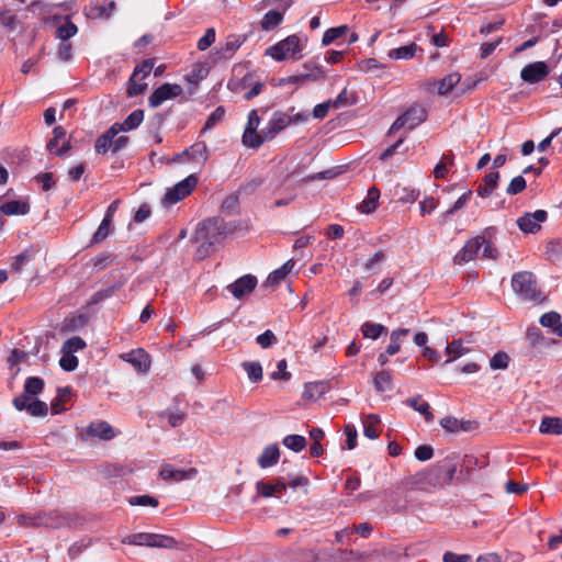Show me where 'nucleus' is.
<instances>
[{"mask_svg":"<svg viewBox=\"0 0 562 562\" xmlns=\"http://www.w3.org/2000/svg\"><path fill=\"white\" fill-rule=\"evenodd\" d=\"M235 226L226 223L223 218L212 217L196 226L193 241L200 246H215L225 241L226 237L233 234Z\"/></svg>","mask_w":562,"mask_h":562,"instance_id":"f257e3e1","label":"nucleus"},{"mask_svg":"<svg viewBox=\"0 0 562 562\" xmlns=\"http://www.w3.org/2000/svg\"><path fill=\"white\" fill-rule=\"evenodd\" d=\"M71 521L68 514L55 509L21 514L16 517L19 526L24 528L59 529L70 526Z\"/></svg>","mask_w":562,"mask_h":562,"instance_id":"f03ea898","label":"nucleus"},{"mask_svg":"<svg viewBox=\"0 0 562 562\" xmlns=\"http://www.w3.org/2000/svg\"><path fill=\"white\" fill-rule=\"evenodd\" d=\"M459 457L456 453L447 456L437 462L431 469L420 473V481L432 486H445L457 482Z\"/></svg>","mask_w":562,"mask_h":562,"instance_id":"7ed1b4c3","label":"nucleus"},{"mask_svg":"<svg viewBox=\"0 0 562 562\" xmlns=\"http://www.w3.org/2000/svg\"><path fill=\"white\" fill-rule=\"evenodd\" d=\"M512 288L522 301L539 304L544 300L537 288V279L530 271L515 273L512 278Z\"/></svg>","mask_w":562,"mask_h":562,"instance_id":"20e7f679","label":"nucleus"},{"mask_svg":"<svg viewBox=\"0 0 562 562\" xmlns=\"http://www.w3.org/2000/svg\"><path fill=\"white\" fill-rule=\"evenodd\" d=\"M125 544L144 546L149 548L176 549L178 541L167 535L138 532L128 535L122 540Z\"/></svg>","mask_w":562,"mask_h":562,"instance_id":"39448f33","label":"nucleus"},{"mask_svg":"<svg viewBox=\"0 0 562 562\" xmlns=\"http://www.w3.org/2000/svg\"><path fill=\"white\" fill-rule=\"evenodd\" d=\"M302 48L299 36L293 34L270 46L266 50V54L278 61L284 60L285 58L297 59L301 57Z\"/></svg>","mask_w":562,"mask_h":562,"instance_id":"423d86ee","label":"nucleus"},{"mask_svg":"<svg viewBox=\"0 0 562 562\" xmlns=\"http://www.w3.org/2000/svg\"><path fill=\"white\" fill-rule=\"evenodd\" d=\"M427 110L423 105H412L394 121L387 134H393L403 127H406L407 130L411 131L416 126L420 125L423 122H425L427 120Z\"/></svg>","mask_w":562,"mask_h":562,"instance_id":"0eeeda50","label":"nucleus"},{"mask_svg":"<svg viewBox=\"0 0 562 562\" xmlns=\"http://www.w3.org/2000/svg\"><path fill=\"white\" fill-rule=\"evenodd\" d=\"M260 125V117L257 110H251L248 113L247 123L241 137V143L245 147L258 149L263 144V127L258 132Z\"/></svg>","mask_w":562,"mask_h":562,"instance_id":"6e6552de","label":"nucleus"},{"mask_svg":"<svg viewBox=\"0 0 562 562\" xmlns=\"http://www.w3.org/2000/svg\"><path fill=\"white\" fill-rule=\"evenodd\" d=\"M198 178L194 175H190L183 180L179 181L172 188L168 189L164 196V204L166 206L173 205L180 200L188 196L193 189L196 187Z\"/></svg>","mask_w":562,"mask_h":562,"instance_id":"1a4fd4ad","label":"nucleus"},{"mask_svg":"<svg viewBox=\"0 0 562 562\" xmlns=\"http://www.w3.org/2000/svg\"><path fill=\"white\" fill-rule=\"evenodd\" d=\"M79 437L82 441H91L94 439L108 441L115 437V432L108 422L97 420L90 423L85 429H81Z\"/></svg>","mask_w":562,"mask_h":562,"instance_id":"9d476101","label":"nucleus"},{"mask_svg":"<svg viewBox=\"0 0 562 562\" xmlns=\"http://www.w3.org/2000/svg\"><path fill=\"white\" fill-rule=\"evenodd\" d=\"M290 125H292L291 114L276 111L263 126V143L272 140Z\"/></svg>","mask_w":562,"mask_h":562,"instance_id":"9b49d317","label":"nucleus"},{"mask_svg":"<svg viewBox=\"0 0 562 562\" xmlns=\"http://www.w3.org/2000/svg\"><path fill=\"white\" fill-rule=\"evenodd\" d=\"M182 93V88L177 83H164L148 98V103L151 108H158L167 100L173 99Z\"/></svg>","mask_w":562,"mask_h":562,"instance_id":"f8f14e48","label":"nucleus"},{"mask_svg":"<svg viewBox=\"0 0 562 562\" xmlns=\"http://www.w3.org/2000/svg\"><path fill=\"white\" fill-rule=\"evenodd\" d=\"M488 464L485 457H476L474 454H465L460 465V471L457 476L458 483H463L471 480V474L475 469H483Z\"/></svg>","mask_w":562,"mask_h":562,"instance_id":"ddd939ff","label":"nucleus"},{"mask_svg":"<svg viewBox=\"0 0 562 562\" xmlns=\"http://www.w3.org/2000/svg\"><path fill=\"white\" fill-rule=\"evenodd\" d=\"M247 34H229L223 42L216 47V54L220 59H227L240 48V46L247 41Z\"/></svg>","mask_w":562,"mask_h":562,"instance_id":"4468645a","label":"nucleus"},{"mask_svg":"<svg viewBox=\"0 0 562 562\" xmlns=\"http://www.w3.org/2000/svg\"><path fill=\"white\" fill-rule=\"evenodd\" d=\"M548 217L544 210H537L532 213H526L517 220V225L524 233L533 234L540 229L541 223Z\"/></svg>","mask_w":562,"mask_h":562,"instance_id":"2eb2a0df","label":"nucleus"},{"mask_svg":"<svg viewBox=\"0 0 562 562\" xmlns=\"http://www.w3.org/2000/svg\"><path fill=\"white\" fill-rule=\"evenodd\" d=\"M30 400L29 396L19 395L13 398V406L20 412L26 409L32 416L43 417L47 415L48 406L45 402L35 400L29 403Z\"/></svg>","mask_w":562,"mask_h":562,"instance_id":"dca6fc26","label":"nucleus"},{"mask_svg":"<svg viewBox=\"0 0 562 562\" xmlns=\"http://www.w3.org/2000/svg\"><path fill=\"white\" fill-rule=\"evenodd\" d=\"M257 283L258 281L255 276L246 274L238 278L233 283L228 284L226 289L235 299L240 300L245 295L251 293L256 289Z\"/></svg>","mask_w":562,"mask_h":562,"instance_id":"f3484780","label":"nucleus"},{"mask_svg":"<svg viewBox=\"0 0 562 562\" xmlns=\"http://www.w3.org/2000/svg\"><path fill=\"white\" fill-rule=\"evenodd\" d=\"M548 74L549 68L544 61H535L521 69L520 77L525 82L537 83L543 80Z\"/></svg>","mask_w":562,"mask_h":562,"instance_id":"a211bd4d","label":"nucleus"},{"mask_svg":"<svg viewBox=\"0 0 562 562\" xmlns=\"http://www.w3.org/2000/svg\"><path fill=\"white\" fill-rule=\"evenodd\" d=\"M115 9L114 1H104L102 3L91 2L85 8V15L90 20H108Z\"/></svg>","mask_w":562,"mask_h":562,"instance_id":"6ab92c4d","label":"nucleus"},{"mask_svg":"<svg viewBox=\"0 0 562 562\" xmlns=\"http://www.w3.org/2000/svg\"><path fill=\"white\" fill-rule=\"evenodd\" d=\"M53 138L48 140L46 147L49 153L63 157L70 149L69 142H64V144L59 146V142L66 137V130L63 126H56L53 130Z\"/></svg>","mask_w":562,"mask_h":562,"instance_id":"aec40b11","label":"nucleus"},{"mask_svg":"<svg viewBox=\"0 0 562 562\" xmlns=\"http://www.w3.org/2000/svg\"><path fill=\"white\" fill-rule=\"evenodd\" d=\"M122 357L140 373H146L150 369L149 356L143 349L133 350Z\"/></svg>","mask_w":562,"mask_h":562,"instance_id":"412c9836","label":"nucleus"},{"mask_svg":"<svg viewBox=\"0 0 562 562\" xmlns=\"http://www.w3.org/2000/svg\"><path fill=\"white\" fill-rule=\"evenodd\" d=\"M177 159L180 161L194 160L205 162L207 159V146L203 142L195 143L190 148L178 154Z\"/></svg>","mask_w":562,"mask_h":562,"instance_id":"4be33fe9","label":"nucleus"},{"mask_svg":"<svg viewBox=\"0 0 562 562\" xmlns=\"http://www.w3.org/2000/svg\"><path fill=\"white\" fill-rule=\"evenodd\" d=\"M196 475L195 469L178 470L170 464H166L160 470V476L165 481L181 482L193 479Z\"/></svg>","mask_w":562,"mask_h":562,"instance_id":"5701e85b","label":"nucleus"},{"mask_svg":"<svg viewBox=\"0 0 562 562\" xmlns=\"http://www.w3.org/2000/svg\"><path fill=\"white\" fill-rule=\"evenodd\" d=\"M119 132L113 125L101 134L94 144V149L98 154H106L108 151L113 153V138L117 136Z\"/></svg>","mask_w":562,"mask_h":562,"instance_id":"b1692460","label":"nucleus"},{"mask_svg":"<svg viewBox=\"0 0 562 562\" xmlns=\"http://www.w3.org/2000/svg\"><path fill=\"white\" fill-rule=\"evenodd\" d=\"M144 121V111L140 109L134 110L132 113L127 115V117L122 123H114L113 126L116 127L119 133L121 132H130L137 128L142 122Z\"/></svg>","mask_w":562,"mask_h":562,"instance_id":"393cba45","label":"nucleus"},{"mask_svg":"<svg viewBox=\"0 0 562 562\" xmlns=\"http://www.w3.org/2000/svg\"><path fill=\"white\" fill-rule=\"evenodd\" d=\"M256 487L259 495L263 497H272L276 494L285 491L286 484L281 479H277L274 483L259 481L257 482Z\"/></svg>","mask_w":562,"mask_h":562,"instance_id":"a878e982","label":"nucleus"},{"mask_svg":"<svg viewBox=\"0 0 562 562\" xmlns=\"http://www.w3.org/2000/svg\"><path fill=\"white\" fill-rule=\"evenodd\" d=\"M280 450L278 445H269L267 446L262 453L258 458V464L261 469L270 468L279 461Z\"/></svg>","mask_w":562,"mask_h":562,"instance_id":"bb28decb","label":"nucleus"},{"mask_svg":"<svg viewBox=\"0 0 562 562\" xmlns=\"http://www.w3.org/2000/svg\"><path fill=\"white\" fill-rule=\"evenodd\" d=\"M295 262L290 259L288 260L283 266L280 268L273 270L267 278L266 284L271 285L272 288L278 286L292 271L294 268Z\"/></svg>","mask_w":562,"mask_h":562,"instance_id":"cd10ccee","label":"nucleus"},{"mask_svg":"<svg viewBox=\"0 0 562 562\" xmlns=\"http://www.w3.org/2000/svg\"><path fill=\"white\" fill-rule=\"evenodd\" d=\"M405 404L422 414L427 423L434 420V414L430 411V406L427 402L423 401L422 395L407 398Z\"/></svg>","mask_w":562,"mask_h":562,"instance_id":"c85d7f7f","label":"nucleus"},{"mask_svg":"<svg viewBox=\"0 0 562 562\" xmlns=\"http://www.w3.org/2000/svg\"><path fill=\"white\" fill-rule=\"evenodd\" d=\"M30 211L27 203L23 201H8L0 206V212L4 215H25Z\"/></svg>","mask_w":562,"mask_h":562,"instance_id":"c756f323","label":"nucleus"},{"mask_svg":"<svg viewBox=\"0 0 562 562\" xmlns=\"http://www.w3.org/2000/svg\"><path fill=\"white\" fill-rule=\"evenodd\" d=\"M499 180V172L496 170L491 171L484 177V184L477 188V194L486 198L496 189Z\"/></svg>","mask_w":562,"mask_h":562,"instance_id":"7c9ffc66","label":"nucleus"},{"mask_svg":"<svg viewBox=\"0 0 562 562\" xmlns=\"http://www.w3.org/2000/svg\"><path fill=\"white\" fill-rule=\"evenodd\" d=\"M408 328H398L393 330L390 335V344L386 347V353L390 356L396 355L401 350L402 339L409 334Z\"/></svg>","mask_w":562,"mask_h":562,"instance_id":"2f4dec72","label":"nucleus"},{"mask_svg":"<svg viewBox=\"0 0 562 562\" xmlns=\"http://www.w3.org/2000/svg\"><path fill=\"white\" fill-rule=\"evenodd\" d=\"M539 431L548 435H562V419L559 417H543Z\"/></svg>","mask_w":562,"mask_h":562,"instance_id":"473e14b6","label":"nucleus"},{"mask_svg":"<svg viewBox=\"0 0 562 562\" xmlns=\"http://www.w3.org/2000/svg\"><path fill=\"white\" fill-rule=\"evenodd\" d=\"M327 391V385L324 382L306 383L303 392V398L308 401H317Z\"/></svg>","mask_w":562,"mask_h":562,"instance_id":"72a5a7b5","label":"nucleus"},{"mask_svg":"<svg viewBox=\"0 0 562 562\" xmlns=\"http://www.w3.org/2000/svg\"><path fill=\"white\" fill-rule=\"evenodd\" d=\"M417 49H418V46L415 43H411L408 45L401 46V47L393 48V49L389 50L387 56L391 59L408 60L415 56V53L417 52Z\"/></svg>","mask_w":562,"mask_h":562,"instance_id":"f704fd0d","label":"nucleus"},{"mask_svg":"<svg viewBox=\"0 0 562 562\" xmlns=\"http://www.w3.org/2000/svg\"><path fill=\"white\" fill-rule=\"evenodd\" d=\"M496 234L495 227H487L485 228L482 234L471 238L467 241L464 246H492L493 245V238Z\"/></svg>","mask_w":562,"mask_h":562,"instance_id":"c9c22d12","label":"nucleus"},{"mask_svg":"<svg viewBox=\"0 0 562 562\" xmlns=\"http://www.w3.org/2000/svg\"><path fill=\"white\" fill-rule=\"evenodd\" d=\"M380 198V191L372 187L368 190L366 199L360 203L359 210L362 213H371L373 212L378 206V201Z\"/></svg>","mask_w":562,"mask_h":562,"instance_id":"e433bc0d","label":"nucleus"},{"mask_svg":"<svg viewBox=\"0 0 562 562\" xmlns=\"http://www.w3.org/2000/svg\"><path fill=\"white\" fill-rule=\"evenodd\" d=\"M380 423V418L375 414H369L363 418V434L369 439H376L380 434L376 429V425Z\"/></svg>","mask_w":562,"mask_h":562,"instance_id":"4c0bfd02","label":"nucleus"},{"mask_svg":"<svg viewBox=\"0 0 562 562\" xmlns=\"http://www.w3.org/2000/svg\"><path fill=\"white\" fill-rule=\"evenodd\" d=\"M44 389V380L38 376H30L24 383V392L21 395L32 396L38 395Z\"/></svg>","mask_w":562,"mask_h":562,"instance_id":"58836bf2","label":"nucleus"},{"mask_svg":"<svg viewBox=\"0 0 562 562\" xmlns=\"http://www.w3.org/2000/svg\"><path fill=\"white\" fill-rule=\"evenodd\" d=\"M283 21V14L279 11H276V10H270L268 11L261 22H260V26L263 31H271L273 27L278 26L279 24H281Z\"/></svg>","mask_w":562,"mask_h":562,"instance_id":"ea45409f","label":"nucleus"},{"mask_svg":"<svg viewBox=\"0 0 562 562\" xmlns=\"http://www.w3.org/2000/svg\"><path fill=\"white\" fill-rule=\"evenodd\" d=\"M78 32V27L68 18L65 19L64 23L60 24L56 30V37L61 42H66Z\"/></svg>","mask_w":562,"mask_h":562,"instance_id":"a19ab883","label":"nucleus"},{"mask_svg":"<svg viewBox=\"0 0 562 562\" xmlns=\"http://www.w3.org/2000/svg\"><path fill=\"white\" fill-rule=\"evenodd\" d=\"M385 330L386 327L378 323L366 322L361 325V333L363 337L374 340L378 339Z\"/></svg>","mask_w":562,"mask_h":562,"instance_id":"79ce46f5","label":"nucleus"},{"mask_svg":"<svg viewBox=\"0 0 562 562\" xmlns=\"http://www.w3.org/2000/svg\"><path fill=\"white\" fill-rule=\"evenodd\" d=\"M461 76L457 72L449 74L439 81L438 93L448 94L460 81Z\"/></svg>","mask_w":562,"mask_h":562,"instance_id":"37998d69","label":"nucleus"},{"mask_svg":"<svg viewBox=\"0 0 562 562\" xmlns=\"http://www.w3.org/2000/svg\"><path fill=\"white\" fill-rule=\"evenodd\" d=\"M282 443L294 452H300L306 447V439L301 435H288L283 438Z\"/></svg>","mask_w":562,"mask_h":562,"instance_id":"c03bdc74","label":"nucleus"},{"mask_svg":"<svg viewBox=\"0 0 562 562\" xmlns=\"http://www.w3.org/2000/svg\"><path fill=\"white\" fill-rule=\"evenodd\" d=\"M241 367L251 382L256 383L262 380V367L258 361H245Z\"/></svg>","mask_w":562,"mask_h":562,"instance_id":"a18cd8bd","label":"nucleus"},{"mask_svg":"<svg viewBox=\"0 0 562 562\" xmlns=\"http://www.w3.org/2000/svg\"><path fill=\"white\" fill-rule=\"evenodd\" d=\"M374 387L378 392L383 393L392 389V376L389 371H380L374 378Z\"/></svg>","mask_w":562,"mask_h":562,"instance_id":"49530a36","label":"nucleus"},{"mask_svg":"<svg viewBox=\"0 0 562 562\" xmlns=\"http://www.w3.org/2000/svg\"><path fill=\"white\" fill-rule=\"evenodd\" d=\"M112 223H113V221H110L108 218H102L97 232L93 234L92 243H94V244L103 243L112 232Z\"/></svg>","mask_w":562,"mask_h":562,"instance_id":"de8ad7c7","label":"nucleus"},{"mask_svg":"<svg viewBox=\"0 0 562 562\" xmlns=\"http://www.w3.org/2000/svg\"><path fill=\"white\" fill-rule=\"evenodd\" d=\"M144 80L145 79L140 76H135V74H132L128 80L127 94L130 97H136L143 93L147 87V83H145Z\"/></svg>","mask_w":562,"mask_h":562,"instance_id":"09e8293b","label":"nucleus"},{"mask_svg":"<svg viewBox=\"0 0 562 562\" xmlns=\"http://www.w3.org/2000/svg\"><path fill=\"white\" fill-rule=\"evenodd\" d=\"M446 351L449 356V359L445 361V364L453 361L458 357H461L468 351V349L463 347L461 340H452L447 345Z\"/></svg>","mask_w":562,"mask_h":562,"instance_id":"8fccbe9b","label":"nucleus"},{"mask_svg":"<svg viewBox=\"0 0 562 562\" xmlns=\"http://www.w3.org/2000/svg\"><path fill=\"white\" fill-rule=\"evenodd\" d=\"M481 248H461L453 257L456 263L461 265L479 258Z\"/></svg>","mask_w":562,"mask_h":562,"instance_id":"3c124183","label":"nucleus"},{"mask_svg":"<svg viewBox=\"0 0 562 562\" xmlns=\"http://www.w3.org/2000/svg\"><path fill=\"white\" fill-rule=\"evenodd\" d=\"M347 31V25H340L326 30L322 38V44L325 46L331 44L335 40L341 37Z\"/></svg>","mask_w":562,"mask_h":562,"instance_id":"603ef678","label":"nucleus"},{"mask_svg":"<svg viewBox=\"0 0 562 562\" xmlns=\"http://www.w3.org/2000/svg\"><path fill=\"white\" fill-rule=\"evenodd\" d=\"M85 347L86 341L79 336H74L64 342L61 351L63 353H74L78 350L83 349Z\"/></svg>","mask_w":562,"mask_h":562,"instance_id":"864d4df0","label":"nucleus"},{"mask_svg":"<svg viewBox=\"0 0 562 562\" xmlns=\"http://www.w3.org/2000/svg\"><path fill=\"white\" fill-rule=\"evenodd\" d=\"M509 363V356L504 351L496 352L490 360V367L493 370H505Z\"/></svg>","mask_w":562,"mask_h":562,"instance_id":"5fc2aeb1","label":"nucleus"},{"mask_svg":"<svg viewBox=\"0 0 562 562\" xmlns=\"http://www.w3.org/2000/svg\"><path fill=\"white\" fill-rule=\"evenodd\" d=\"M32 260L31 254L26 250L18 255L11 263V272L21 273L26 263Z\"/></svg>","mask_w":562,"mask_h":562,"instance_id":"6e6d98bb","label":"nucleus"},{"mask_svg":"<svg viewBox=\"0 0 562 562\" xmlns=\"http://www.w3.org/2000/svg\"><path fill=\"white\" fill-rule=\"evenodd\" d=\"M560 321H561V315L558 312L551 311V312L544 313L540 317L539 322L543 327L551 328L552 331L554 333V328L559 325Z\"/></svg>","mask_w":562,"mask_h":562,"instance_id":"4d7b16f0","label":"nucleus"},{"mask_svg":"<svg viewBox=\"0 0 562 562\" xmlns=\"http://www.w3.org/2000/svg\"><path fill=\"white\" fill-rule=\"evenodd\" d=\"M216 33L213 27L205 31L204 35L198 41L196 47L199 50L204 52L215 42Z\"/></svg>","mask_w":562,"mask_h":562,"instance_id":"13d9d810","label":"nucleus"},{"mask_svg":"<svg viewBox=\"0 0 562 562\" xmlns=\"http://www.w3.org/2000/svg\"><path fill=\"white\" fill-rule=\"evenodd\" d=\"M130 505L132 506H158V499L150 495H137L133 496L128 499Z\"/></svg>","mask_w":562,"mask_h":562,"instance_id":"bf43d9fd","label":"nucleus"},{"mask_svg":"<svg viewBox=\"0 0 562 562\" xmlns=\"http://www.w3.org/2000/svg\"><path fill=\"white\" fill-rule=\"evenodd\" d=\"M114 258L109 252H101L91 259L92 266L97 271L103 270L113 262Z\"/></svg>","mask_w":562,"mask_h":562,"instance_id":"052dcab7","label":"nucleus"},{"mask_svg":"<svg viewBox=\"0 0 562 562\" xmlns=\"http://www.w3.org/2000/svg\"><path fill=\"white\" fill-rule=\"evenodd\" d=\"M526 188V180L522 176H517L512 179L510 183L506 189V193L509 195H515L524 191Z\"/></svg>","mask_w":562,"mask_h":562,"instance_id":"680f3d73","label":"nucleus"},{"mask_svg":"<svg viewBox=\"0 0 562 562\" xmlns=\"http://www.w3.org/2000/svg\"><path fill=\"white\" fill-rule=\"evenodd\" d=\"M256 341L261 348L267 349L272 345L277 344L278 340L273 331L267 329L265 333L257 336Z\"/></svg>","mask_w":562,"mask_h":562,"instance_id":"e2e57ef3","label":"nucleus"},{"mask_svg":"<svg viewBox=\"0 0 562 562\" xmlns=\"http://www.w3.org/2000/svg\"><path fill=\"white\" fill-rule=\"evenodd\" d=\"M452 164V158L443 155L441 161H439L434 169V177L436 179H443L448 173V165Z\"/></svg>","mask_w":562,"mask_h":562,"instance_id":"0e129e2a","label":"nucleus"},{"mask_svg":"<svg viewBox=\"0 0 562 562\" xmlns=\"http://www.w3.org/2000/svg\"><path fill=\"white\" fill-rule=\"evenodd\" d=\"M63 370L71 372L78 367V358L74 353H64L59 360Z\"/></svg>","mask_w":562,"mask_h":562,"instance_id":"69168bd1","label":"nucleus"},{"mask_svg":"<svg viewBox=\"0 0 562 562\" xmlns=\"http://www.w3.org/2000/svg\"><path fill=\"white\" fill-rule=\"evenodd\" d=\"M288 363L285 359H282L277 364V371L271 373L272 380H284L289 381L291 379V373L286 371Z\"/></svg>","mask_w":562,"mask_h":562,"instance_id":"338daca9","label":"nucleus"},{"mask_svg":"<svg viewBox=\"0 0 562 562\" xmlns=\"http://www.w3.org/2000/svg\"><path fill=\"white\" fill-rule=\"evenodd\" d=\"M225 111L223 106L216 108L207 117L204 124V131L213 128L224 116Z\"/></svg>","mask_w":562,"mask_h":562,"instance_id":"774afa93","label":"nucleus"}]
</instances>
